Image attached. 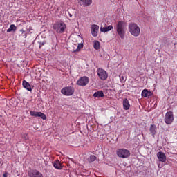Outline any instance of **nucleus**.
Here are the masks:
<instances>
[{"instance_id": "obj_17", "label": "nucleus", "mask_w": 177, "mask_h": 177, "mask_svg": "<svg viewBox=\"0 0 177 177\" xmlns=\"http://www.w3.org/2000/svg\"><path fill=\"white\" fill-rule=\"evenodd\" d=\"M112 28H113V26L109 25L106 27H101L100 31H101V32H108V31H111Z\"/></svg>"}, {"instance_id": "obj_15", "label": "nucleus", "mask_w": 177, "mask_h": 177, "mask_svg": "<svg viewBox=\"0 0 177 177\" xmlns=\"http://www.w3.org/2000/svg\"><path fill=\"white\" fill-rule=\"evenodd\" d=\"M22 85L24 88H25V89H26L29 92H31V91H32V88H31V85H30V83L27 82V81L24 80L22 82Z\"/></svg>"}, {"instance_id": "obj_9", "label": "nucleus", "mask_w": 177, "mask_h": 177, "mask_svg": "<svg viewBox=\"0 0 177 177\" xmlns=\"http://www.w3.org/2000/svg\"><path fill=\"white\" fill-rule=\"evenodd\" d=\"M28 176L29 177H44V175L41 171L37 169H32L28 171Z\"/></svg>"}, {"instance_id": "obj_16", "label": "nucleus", "mask_w": 177, "mask_h": 177, "mask_svg": "<svg viewBox=\"0 0 177 177\" xmlns=\"http://www.w3.org/2000/svg\"><path fill=\"white\" fill-rule=\"evenodd\" d=\"M129 107H131V104H129V101L127 98L124 99L123 100L124 110H129Z\"/></svg>"}, {"instance_id": "obj_26", "label": "nucleus", "mask_w": 177, "mask_h": 177, "mask_svg": "<svg viewBox=\"0 0 177 177\" xmlns=\"http://www.w3.org/2000/svg\"><path fill=\"white\" fill-rule=\"evenodd\" d=\"M3 177H8V173H4L3 174Z\"/></svg>"}, {"instance_id": "obj_21", "label": "nucleus", "mask_w": 177, "mask_h": 177, "mask_svg": "<svg viewBox=\"0 0 177 177\" xmlns=\"http://www.w3.org/2000/svg\"><path fill=\"white\" fill-rule=\"evenodd\" d=\"M17 30V28L15 24H11L9 28L7 30V32H12V31H16Z\"/></svg>"}, {"instance_id": "obj_1", "label": "nucleus", "mask_w": 177, "mask_h": 177, "mask_svg": "<svg viewBox=\"0 0 177 177\" xmlns=\"http://www.w3.org/2000/svg\"><path fill=\"white\" fill-rule=\"evenodd\" d=\"M115 30H116V32H118L119 37L122 39H124V38H125V32L127 31V22L119 21L115 26Z\"/></svg>"}, {"instance_id": "obj_4", "label": "nucleus", "mask_w": 177, "mask_h": 177, "mask_svg": "<svg viewBox=\"0 0 177 177\" xmlns=\"http://www.w3.org/2000/svg\"><path fill=\"white\" fill-rule=\"evenodd\" d=\"M116 154L120 158H128L131 156L129 150L122 148L116 151Z\"/></svg>"}, {"instance_id": "obj_10", "label": "nucleus", "mask_w": 177, "mask_h": 177, "mask_svg": "<svg viewBox=\"0 0 177 177\" xmlns=\"http://www.w3.org/2000/svg\"><path fill=\"white\" fill-rule=\"evenodd\" d=\"M91 32L93 37H97V32H99V26L96 24L91 25Z\"/></svg>"}, {"instance_id": "obj_22", "label": "nucleus", "mask_w": 177, "mask_h": 177, "mask_svg": "<svg viewBox=\"0 0 177 177\" xmlns=\"http://www.w3.org/2000/svg\"><path fill=\"white\" fill-rule=\"evenodd\" d=\"M93 48L96 49V50L100 49V43L97 41H94Z\"/></svg>"}, {"instance_id": "obj_12", "label": "nucleus", "mask_w": 177, "mask_h": 177, "mask_svg": "<svg viewBox=\"0 0 177 177\" xmlns=\"http://www.w3.org/2000/svg\"><path fill=\"white\" fill-rule=\"evenodd\" d=\"M78 3L80 6L85 8V6H91L92 5V0H79Z\"/></svg>"}, {"instance_id": "obj_2", "label": "nucleus", "mask_w": 177, "mask_h": 177, "mask_svg": "<svg viewBox=\"0 0 177 177\" xmlns=\"http://www.w3.org/2000/svg\"><path fill=\"white\" fill-rule=\"evenodd\" d=\"M129 32L133 37H139L140 35V28L135 23L129 24Z\"/></svg>"}, {"instance_id": "obj_23", "label": "nucleus", "mask_w": 177, "mask_h": 177, "mask_svg": "<svg viewBox=\"0 0 177 177\" xmlns=\"http://www.w3.org/2000/svg\"><path fill=\"white\" fill-rule=\"evenodd\" d=\"M88 161V162H93V161H96V156L95 155H91Z\"/></svg>"}, {"instance_id": "obj_7", "label": "nucleus", "mask_w": 177, "mask_h": 177, "mask_svg": "<svg viewBox=\"0 0 177 177\" xmlns=\"http://www.w3.org/2000/svg\"><path fill=\"white\" fill-rule=\"evenodd\" d=\"M61 93L65 96H71L74 94V88L71 86L64 87L61 90Z\"/></svg>"}, {"instance_id": "obj_11", "label": "nucleus", "mask_w": 177, "mask_h": 177, "mask_svg": "<svg viewBox=\"0 0 177 177\" xmlns=\"http://www.w3.org/2000/svg\"><path fill=\"white\" fill-rule=\"evenodd\" d=\"M30 114L32 117H41L42 120H46V115L41 112H35L30 111Z\"/></svg>"}, {"instance_id": "obj_25", "label": "nucleus", "mask_w": 177, "mask_h": 177, "mask_svg": "<svg viewBox=\"0 0 177 177\" xmlns=\"http://www.w3.org/2000/svg\"><path fill=\"white\" fill-rule=\"evenodd\" d=\"M46 42L43 41V42H40V46L39 47L41 48V46H44V45H45Z\"/></svg>"}, {"instance_id": "obj_24", "label": "nucleus", "mask_w": 177, "mask_h": 177, "mask_svg": "<svg viewBox=\"0 0 177 177\" xmlns=\"http://www.w3.org/2000/svg\"><path fill=\"white\" fill-rule=\"evenodd\" d=\"M83 46H84L82 45V44L78 43L77 48H76V50H74V52H79V50H81V49H82Z\"/></svg>"}, {"instance_id": "obj_6", "label": "nucleus", "mask_w": 177, "mask_h": 177, "mask_svg": "<svg viewBox=\"0 0 177 177\" xmlns=\"http://www.w3.org/2000/svg\"><path fill=\"white\" fill-rule=\"evenodd\" d=\"M174 122V113L171 111L166 113L165 116V122L169 125Z\"/></svg>"}, {"instance_id": "obj_28", "label": "nucleus", "mask_w": 177, "mask_h": 177, "mask_svg": "<svg viewBox=\"0 0 177 177\" xmlns=\"http://www.w3.org/2000/svg\"><path fill=\"white\" fill-rule=\"evenodd\" d=\"M20 31L21 32H24V30L23 29H21Z\"/></svg>"}, {"instance_id": "obj_3", "label": "nucleus", "mask_w": 177, "mask_h": 177, "mask_svg": "<svg viewBox=\"0 0 177 177\" xmlns=\"http://www.w3.org/2000/svg\"><path fill=\"white\" fill-rule=\"evenodd\" d=\"M53 30L58 34H63L66 30V24L64 22H57L53 24Z\"/></svg>"}, {"instance_id": "obj_20", "label": "nucleus", "mask_w": 177, "mask_h": 177, "mask_svg": "<svg viewBox=\"0 0 177 177\" xmlns=\"http://www.w3.org/2000/svg\"><path fill=\"white\" fill-rule=\"evenodd\" d=\"M53 167H55L56 169H62L63 166H62V162L57 160L53 163Z\"/></svg>"}, {"instance_id": "obj_30", "label": "nucleus", "mask_w": 177, "mask_h": 177, "mask_svg": "<svg viewBox=\"0 0 177 177\" xmlns=\"http://www.w3.org/2000/svg\"><path fill=\"white\" fill-rule=\"evenodd\" d=\"M77 38L78 39H80V38H81V37H80L77 36Z\"/></svg>"}, {"instance_id": "obj_13", "label": "nucleus", "mask_w": 177, "mask_h": 177, "mask_svg": "<svg viewBox=\"0 0 177 177\" xmlns=\"http://www.w3.org/2000/svg\"><path fill=\"white\" fill-rule=\"evenodd\" d=\"M157 157L160 162H165L167 161V156L164 152H158L157 153Z\"/></svg>"}, {"instance_id": "obj_14", "label": "nucleus", "mask_w": 177, "mask_h": 177, "mask_svg": "<svg viewBox=\"0 0 177 177\" xmlns=\"http://www.w3.org/2000/svg\"><path fill=\"white\" fill-rule=\"evenodd\" d=\"M149 131L154 138V136H156V133H157V127L154 124H151L149 127Z\"/></svg>"}, {"instance_id": "obj_8", "label": "nucleus", "mask_w": 177, "mask_h": 177, "mask_svg": "<svg viewBox=\"0 0 177 177\" xmlns=\"http://www.w3.org/2000/svg\"><path fill=\"white\" fill-rule=\"evenodd\" d=\"M88 84H89V77L86 76L80 77L77 82V85L79 86H86Z\"/></svg>"}, {"instance_id": "obj_18", "label": "nucleus", "mask_w": 177, "mask_h": 177, "mask_svg": "<svg viewBox=\"0 0 177 177\" xmlns=\"http://www.w3.org/2000/svg\"><path fill=\"white\" fill-rule=\"evenodd\" d=\"M151 95H153V93H151V92L149 91L147 89H144L142 91V97H149V96H151Z\"/></svg>"}, {"instance_id": "obj_19", "label": "nucleus", "mask_w": 177, "mask_h": 177, "mask_svg": "<svg viewBox=\"0 0 177 177\" xmlns=\"http://www.w3.org/2000/svg\"><path fill=\"white\" fill-rule=\"evenodd\" d=\"M94 97H104V93L102 91H98L93 94Z\"/></svg>"}, {"instance_id": "obj_5", "label": "nucleus", "mask_w": 177, "mask_h": 177, "mask_svg": "<svg viewBox=\"0 0 177 177\" xmlns=\"http://www.w3.org/2000/svg\"><path fill=\"white\" fill-rule=\"evenodd\" d=\"M97 74L100 80H102V81H106V80L109 78V74L104 69L102 68H100L97 70Z\"/></svg>"}, {"instance_id": "obj_29", "label": "nucleus", "mask_w": 177, "mask_h": 177, "mask_svg": "<svg viewBox=\"0 0 177 177\" xmlns=\"http://www.w3.org/2000/svg\"><path fill=\"white\" fill-rule=\"evenodd\" d=\"M158 168H161V167H160V164H158Z\"/></svg>"}, {"instance_id": "obj_27", "label": "nucleus", "mask_w": 177, "mask_h": 177, "mask_svg": "<svg viewBox=\"0 0 177 177\" xmlns=\"http://www.w3.org/2000/svg\"><path fill=\"white\" fill-rule=\"evenodd\" d=\"M122 81H124V76H122V77H120V82H122Z\"/></svg>"}]
</instances>
